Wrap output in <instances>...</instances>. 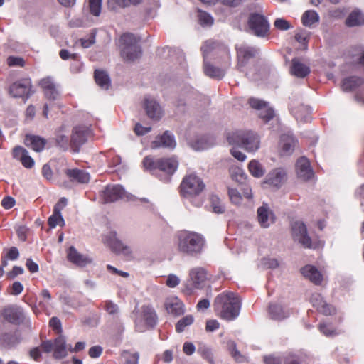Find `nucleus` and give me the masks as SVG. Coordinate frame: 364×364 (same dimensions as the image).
<instances>
[{
  "instance_id": "obj_1",
  "label": "nucleus",
  "mask_w": 364,
  "mask_h": 364,
  "mask_svg": "<svg viewBox=\"0 0 364 364\" xmlns=\"http://www.w3.org/2000/svg\"><path fill=\"white\" fill-rule=\"evenodd\" d=\"M205 240L199 233L182 230L176 236V247L179 253L190 257L200 255L205 247Z\"/></svg>"
},
{
  "instance_id": "obj_2",
  "label": "nucleus",
  "mask_w": 364,
  "mask_h": 364,
  "mask_svg": "<svg viewBox=\"0 0 364 364\" xmlns=\"http://www.w3.org/2000/svg\"><path fill=\"white\" fill-rule=\"evenodd\" d=\"M214 308L220 318L227 321L234 320L240 314L241 300L233 292H223L215 297Z\"/></svg>"
},
{
  "instance_id": "obj_3",
  "label": "nucleus",
  "mask_w": 364,
  "mask_h": 364,
  "mask_svg": "<svg viewBox=\"0 0 364 364\" xmlns=\"http://www.w3.org/2000/svg\"><path fill=\"white\" fill-rule=\"evenodd\" d=\"M227 140L230 145L244 148L247 151H255L259 148L260 140L258 135L251 131H237L229 133Z\"/></svg>"
},
{
  "instance_id": "obj_4",
  "label": "nucleus",
  "mask_w": 364,
  "mask_h": 364,
  "mask_svg": "<svg viewBox=\"0 0 364 364\" xmlns=\"http://www.w3.org/2000/svg\"><path fill=\"white\" fill-rule=\"evenodd\" d=\"M142 163L144 168L152 174L163 172L168 176L173 175L178 165L174 157L154 159L151 156H146Z\"/></svg>"
},
{
  "instance_id": "obj_5",
  "label": "nucleus",
  "mask_w": 364,
  "mask_h": 364,
  "mask_svg": "<svg viewBox=\"0 0 364 364\" xmlns=\"http://www.w3.org/2000/svg\"><path fill=\"white\" fill-rule=\"evenodd\" d=\"M122 43L121 54L123 58L127 61H134L140 58L141 55V48L139 45L138 39L132 33H124L120 38Z\"/></svg>"
},
{
  "instance_id": "obj_6",
  "label": "nucleus",
  "mask_w": 364,
  "mask_h": 364,
  "mask_svg": "<svg viewBox=\"0 0 364 364\" xmlns=\"http://www.w3.org/2000/svg\"><path fill=\"white\" fill-rule=\"evenodd\" d=\"M203 180L195 174L186 176L179 186L180 194L182 197L191 198L200 195L205 189Z\"/></svg>"
},
{
  "instance_id": "obj_7",
  "label": "nucleus",
  "mask_w": 364,
  "mask_h": 364,
  "mask_svg": "<svg viewBox=\"0 0 364 364\" xmlns=\"http://www.w3.org/2000/svg\"><path fill=\"white\" fill-rule=\"evenodd\" d=\"M134 322L135 328L139 332H144L148 328H154L157 323L155 310L151 306H142L140 314L135 318Z\"/></svg>"
},
{
  "instance_id": "obj_8",
  "label": "nucleus",
  "mask_w": 364,
  "mask_h": 364,
  "mask_svg": "<svg viewBox=\"0 0 364 364\" xmlns=\"http://www.w3.org/2000/svg\"><path fill=\"white\" fill-rule=\"evenodd\" d=\"M104 203H114L119 200H134V196L127 193L120 185H108L102 193Z\"/></svg>"
},
{
  "instance_id": "obj_9",
  "label": "nucleus",
  "mask_w": 364,
  "mask_h": 364,
  "mask_svg": "<svg viewBox=\"0 0 364 364\" xmlns=\"http://www.w3.org/2000/svg\"><path fill=\"white\" fill-rule=\"evenodd\" d=\"M250 32L258 37H265L269 31V24L267 18L262 14L252 13L248 18Z\"/></svg>"
},
{
  "instance_id": "obj_10",
  "label": "nucleus",
  "mask_w": 364,
  "mask_h": 364,
  "mask_svg": "<svg viewBox=\"0 0 364 364\" xmlns=\"http://www.w3.org/2000/svg\"><path fill=\"white\" fill-rule=\"evenodd\" d=\"M30 78H23L13 82L9 87V93L14 98L28 100L33 93Z\"/></svg>"
},
{
  "instance_id": "obj_11",
  "label": "nucleus",
  "mask_w": 364,
  "mask_h": 364,
  "mask_svg": "<svg viewBox=\"0 0 364 364\" xmlns=\"http://www.w3.org/2000/svg\"><path fill=\"white\" fill-rule=\"evenodd\" d=\"M291 232L295 241H297L305 248L311 247V239L309 236L306 226L303 222H294L291 225Z\"/></svg>"
},
{
  "instance_id": "obj_12",
  "label": "nucleus",
  "mask_w": 364,
  "mask_h": 364,
  "mask_svg": "<svg viewBox=\"0 0 364 364\" xmlns=\"http://www.w3.org/2000/svg\"><path fill=\"white\" fill-rule=\"evenodd\" d=\"M1 315L5 321L14 325H20L25 319L23 309L16 304L5 306Z\"/></svg>"
},
{
  "instance_id": "obj_13",
  "label": "nucleus",
  "mask_w": 364,
  "mask_h": 364,
  "mask_svg": "<svg viewBox=\"0 0 364 364\" xmlns=\"http://www.w3.org/2000/svg\"><path fill=\"white\" fill-rule=\"evenodd\" d=\"M88 129L85 127L77 126L73 129L70 146L74 152H79L80 147L87 139Z\"/></svg>"
},
{
  "instance_id": "obj_14",
  "label": "nucleus",
  "mask_w": 364,
  "mask_h": 364,
  "mask_svg": "<svg viewBox=\"0 0 364 364\" xmlns=\"http://www.w3.org/2000/svg\"><path fill=\"white\" fill-rule=\"evenodd\" d=\"M259 49L254 47L240 46L237 48V69L240 72H245L244 68L248 61L256 57L259 53Z\"/></svg>"
},
{
  "instance_id": "obj_15",
  "label": "nucleus",
  "mask_w": 364,
  "mask_h": 364,
  "mask_svg": "<svg viewBox=\"0 0 364 364\" xmlns=\"http://www.w3.org/2000/svg\"><path fill=\"white\" fill-rule=\"evenodd\" d=\"M257 214L258 223L263 228H269L276 220L275 215L267 203H264L258 208Z\"/></svg>"
},
{
  "instance_id": "obj_16",
  "label": "nucleus",
  "mask_w": 364,
  "mask_h": 364,
  "mask_svg": "<svg viewBox=\"0 0 364 364\" xmlns=\"http://www.w3.org/2000/svg\"><path fill=\"white\" fill-rule=\"evenodd\" d=\"M176 146V142L173 135L169 131H166L163 134L156 136L155 139L151 142V148L153 149L159 148L173 149Z\"/></svg>"
},
{
  "instance_id": "obj_17",
  "label": "nucleus",
  "mask_w": 364,
  "mask_h": 364,
  "mask_svg": "<svg viewBox=\"0 0 364 364\" xmlns=\"http://www.w3.org/2000/svg\"><path fill=\"white\" fill-rule=\"evenodd\" d=\"M21 333L18 331L0 334V347L6 349L14 348L21 343Z\"/></svg>"
},
{
  "instance_id": "obj_18",
  "label": "nucleus",
  "mask_w": 364,
  "mask_h": 364,
  "mask_svg": "<svg viewBox=\"0 0 364 364\" xmlns=\"http://www.w3.org/2000/svg\"><path fill=\"white\" fill-rule=\"evenodd\" d=\"M42 87L46 97L50 100H56L59 97V91L57 85L50 77L42 79L39 82Z\"/></svg>"
},
{
  "instance_id": "obj_19",
  "label": "nucleus",
  "mask_w": 364,
  "mask_h": 364,
  "mask_svg": "<svg viewBox=\"0 0 364 364\" xmlns=\"http://www.w3.org/2000/svg\"><path fill=\"white\" fill-rule=\"evenodd\" d=\"M67 258L68 261L80 267H85L92 262L91 258L78 252L73 246L69 247Z\"/></svg>"
},
{
  "instance_id": "obj_20",
  "label": "nucleus",
  "mask_w": 364,
  "mask_h": 364,
  "mask_svg": "<svg viewBox=\"0 0 364 364\" xmlns=\"http://www.w3.org/2000/svg\"><path fill=\"white\" fill-rule=\"evenodd\" d=\"M296 171L298 176L304 181L311 179L314 176V172L310 166V163L306 157H301L296 162Z\"/></svg>"
},
{
  "instance_id": "obj_21",
  "label": "nucleus",
  "mask_w": 364,
  "mask_h": 364,
  "mask_svg": "<svg viewBox=\"0 0 364 364\" xmlns=\"http://www.w3.org/2000/svg\"><path fill=\"white\" fill-rule=\"evenodd\" d=\"M190 277L194 288H203L207 279V274L205 269L202 267L194 268L190 272Z\"/></svg>"
},
{
  "instance_id": "obj_22",
  "label": "nucleus",
  "mask_w": 364,
  "mask_h": 364,
  "mask_svg": "<svg viewBox=\"0 0 364 364\" xmlns=\"http://www.w3.org/2000/svg\"><path fill=\"white\" fill-rule=\"evenodd\" d=\"M286 180V172L282 168H277L268 173L265 183L279 188Z\"/></svg>"
},
{
  "instance_id": "obj_23",
  "label": "nucleus",
  "mask_w": 364,
  "mask_h": 364,
  "mask_svg": "<svg viewBox=\"0 0 364 364\" xmlns=\"http://www.w3.org/2000/svg\"><path fill=\"white\" fill-rule=\"evenodd\" d=\"M66 133V127L62 125L56 130L55 137L53 139L55 141V145L63 151L68 150L70 146L69 139Z\"/></svg>"
},
{
  "instance_id": "obj_24",
  "label": "nucleus",
  "mask_w": 364,
  "mask_h": 364,
  "mask_svg": "<svg viewBox=\"0 0 364 364\" xmlns=\"http://www.w3.org/2000/svg\"><path fill=\"white\" fill-rule=\"evenodd\" d=\"M24 144L26 146L32 149L35 151L40 152L44 149L46 144V140L39 136L26 134Z\"/></svg>"
},
{
  "instance_id": "obj_25",
  "label": "nucleus",
  "mask_w": 364,
  "mask_h": 364,
  "mask_svg": "<svg viewBox=\"0 0 364 364\" xmlns=\"http://www.w3.org/2000/svg\"><path fill=\"white\" fill-rule=\"evenodd\" d=\"M364 83V79L358 76H350L344 78L341 82L343 92H352Z\"/></svg>"
},
{
  "instance_id": "obj_26",
  "label": "nucleus",
  "mask_w": 364,
  "mask_h": 364,
  "mask_svg": "<svg viewBox=\"0 0 364 364\" xmlns=\"http://www.w3.org/2000/svg\"><path fill=\"white\" fill-rule=\"evenodd\" d=\"M65 174L71 181L77 182L79 183H87L90 179V176L88 173L77 168L67 169L65 171Z\"/></svg>"
},
{
  "instance_id": "obj_27",
  "label": "nucleus",
  "mask_w": 364,
  "mask_h": 364,
  "mask_svg": "<svg viewBox=\"0 0 364 364\" xmlns=\"http://www.w3.org/2000/svg\"><path fill=\"white\" fill-rule=\"evenodd\" d=\"M53 354L55 359H61L67 356L66 341L64 336H60L53 341Z\"/></svg>"
},
{
  "instance_id": "obj_28",
  "label": "nucleus",
  "mask_w": 364,
  "mask_h": 364,
  "mask_svg": "<svg viewBox=\"0 0 364 364\" xmlns=\"http://www.w3.org/2000/svg\"><path fill=\"white\" fill-rule=\"evenodd\" d=\"M301 274L316 285L321 283L323 277L321 272L314 266L306 265L301 269Z\"/></svg>"
},
{
  "instance_id": "obj_29",
  "label": "nucleus",
  "mask_w": 364,
  "mask_h": 364,
  "mask_svg": "<svg viewBox=\"0 0 364 364\" xmlns=\"http://www.w3.org/2000/svg\"><path fill=\"white\" fill-rule=\"evenodd\" d=\"M145 109L148 117L154 120L161 117V109L159 105L152 99L145 100Z\"/></svg>"
},
{
  "instance_id": "obj_30",
  "label": "nucleus",
  "mask_w": 364,
  "mask_h": 364,
  "mask_svg": "<svg viewBox=\"0 0 364 364\" xmlns=\"http://www.w3.org/2000/svg\"><path fill=\"white\" fill-rule=\"evenodd\" d=\"M348 27H355L364 25V14L359 9L352 11L345 21Z\"/></svg>"
},
{
  "instance_id": "obj_31",
  "label": "nucleus",
  "mask_w": 364,
  "mask_h": 364,
  "mask_svg": "<svg viewBox=\"0 0 364 364\" xmlns=\"http://www.w3.org/2000/svg\"><path fill=\"white\" fill-rule=\"evenodd\" d=\"M310 73L309 66L302 63L299 59L294 58L291 61V73L297 77L304 78Z\"/></svg>"
},
{
  "instance_id": "obj_32",
  "label": "nucleus",
  "mask_w": 364,
  "mask_h": 364,
  "mask_svg": "<svg viewBox=\"0 0 364 364\" xmlns=\"http://www.w3.org/2000/svg\"><path fill=\"white\" fill-rule=\"evenodd\" d=\"M269 314L271 318L274 320L281 321L290 315L289 311H285L283 307L277 304H271L269 306Z\"/></svg>"
},
{
  "instance_id": "obj_33",
  "label": "nucleus",
  "mask_w": 364,
  "mask_h": 364,
  "mask_svg": "<svg viewBox=\"0 0 364 364\" xmlns=\"http://www.w3.org/2000/svg\"><path fill=\"white\" fill-rule=\"evenodd\" d=\"M165 308L168 313L179 316L183 313V304L177 298L168 299L165 302Z\"/></svg>"
},
{
  "instance_id": "obj_34",
  "label": "nucleus",
  "mask_w": 364,
  "mask_h": 364,
  "mask_svg": "<svg viewBox=\"0 0 364 364\" xmlns=\"http://www.w3.org/2000/svg\"><path fill=\"white\" fill-rule=\"evenodd\" d=\"M296 144L297 140L291 135L284 134L281 136V145L284 154H291L293 152Z\"/></svg>"
},
{
  "instance_id": "obj_35",
  "label": "nucleus",
  "mask_w": 364,
  "mask_h": 364,
  "mask_svg": "<svg viewBox=\"0 0 364 364\" xmlns=\"http://www.w3.org/2000/svg\"><path fill=\"white\" fill-rule=\"evenodd\" d=\"M95 80L102 89L108 90L110 86V78L107 72L95 70L94 72Z\"/></svg>"
},
{
  "instance_id": "obj_36",
  "label": "nucleus",
  "mask_w": 364,
  "mask_h": 364,
  "mask_svg": "<svg viewBox=\"0 0 364 364\" xmlns=\"http://www.w3.org/2000/svg\"><path fill=\"white\" fill-rule=\"evenodd\" d=\"M203 68L205 74L210 77L221 79L225 75V70L216 68L208 61H204Z\"/></svg>"
},
{
  "instance_id": "obj_37",
  "label": "nucleus",
  "mask_w": 364,
  "mask_h": 364,
  "mask_svg": "<svg viewBox=\"0 0 364 364\" xmlns=\"http://www.w3.org/2000/svg\"><path fill=\"white\" fill-rule=\"evenodd\" d=\"M112 250L117 254H122L124 256L129 257L132 255V250L129 247L124 245L119 240H114L111 243Z\"/></svg>"
},
{
  "instance_id": "obj_38",
  "label": "nucleus",
  "mask_w": 364,
  "mask_h": 364,
  "mask_svg": "<svg viewBox=\"0 0 364 364\" xmlns=\"http://www.w3.org/2000/svg\"><path fill=\"white\" fill-rule=\"evenodd\" d=\"M319 21L318 14L312 10L306 11L302 16V23L305 26L310 27L312 24Z\"/></svg>"
},
{
  "instance_id": "obj_39",
  "label": "nucleus",
  "mask_w": 364,
  "mask_h": 364,
  "mask_svg": "<svg viewBox=\"0 0 364 364\" xmlns=\"http://www.w3.org/2000/svg\"><path fill=\"white\" fill-rule=\"evenodd\" d=\"M194 321L193 316L192 315H187L181 318L176 324V331L178 333L183 332L186 327L191 326Z\"/></svg>"
},
{
  "instance_id": "obj_40",
  "label": "nucleus",
  "mask_w": 364,
  "mask_h": 364,
  "mask_svg": "<svg viewBox=\"0 0 364 364\" xmlns=\"http://www.w3.org/2000/svg\"><path fill=\"white\" fill-rule=\"evenodd\" d=\"M218 46V43L211 40L206 41L201 47L203 53V61H207L208 55L215 50Z\"/></svg>"
},
{
  "instance_id": "obj_41",
  "label": "nucleus",
  "mask_w": 364,
  "mask_h": 364,
  "mask_svg": "<svg viewBox=\"0 0 364 364\" xmlns=\"http://www.w3.org/2000/svg\"><path fill=\"white\" fill-rule=\"evenodd\" d=\"M248 168L251 174L257 178L262 177L264 173L262 165L256 160L249 163Z\"/></svg>"
},
{
  "instance_id": "obj_42",
  "label": "nucleus",
  "mask_w": 364,
  "mask_h": 364,
  "mask_svg": "<svg viewBox=\"0 0 364 364\" xmlns=\"http://www.w3.org/2000/svg\"><path fill=\"white\" fill-rule=\"evenodd\" d=\"M88 8L91 14L98 16L101 12L102 0H87Z\"/></svg>"
},
{
  "instance_id": "obj_43",
  "label": "nucleus",
  "mask_w": 364,
  "mask_h": 364,
  "mask_svg": "<svg viewBox=\"0 0 364 364\" xmlns=\"http://www.w3.org/2000/svg\"><path fill=\"white\" fill-rule=\"evenodd\" d=\"M211 206L215 213H223L225 211V206L217 196H212L210 198Z\"/></svg>"
},
{
  "instance_id": "obj_44",
  "label": "nucleus",
  "mask_w": 364,
  "mask_h": 364,
  "mask_svg": "<svg viewBox=\"0 0 364 364\" xmlns=\"http://www.w3.org/2000/svg\"><path fill=\"white\" fill-rule=\"evenodd\" d=\"M258 115L264 122H267L273 119L274 112L272 108L268 107L266 105L265 107H263V108L259 111Z\"/></svg>"
},
{
  "instance_id": "obj_45",
  "label": "nucleus",
  "mask_w": 364,
  "mask_h": 364,
  "mask_svg": "<svg viewBox=\"0 0 364 364\" xmlns=\"http://www.w3.org/2000/svg\"><path fill=\"white\" fill-rule=\"evenodd\" d=\"M198 353L210 363H213V355L211 349L205 346H200L198 348Z\"/></svg>"
},
{
  "instance_id": "obj_46",
  "label": "nucleus",
  "mask_w": 364,
  "mask_h": 364,
  "mask_svg": "<svg viewBox=\"0 0 364 364\" xmlns=\"http://www.w3.org/2000/svg\"><path fill=\"white\" fill-rule=\"evenodd\" d=\"M230 173L232 178L236 181L242 182L245 179L243 171L239 167H231L230 168Z\"/></svg>"
},
{
  "instance_id": "obj_47",
  "label": "nucleus",
  "mask_w": 364,
  "mask_h": 364,
  "mask_svg": "<svg viewBox=\"0 0 364 364\" xmlns=\"http://www.w3.org/2000/svg\"><path fill=\"white\" fill-rule=\"evenodd\" d=\"M261 266L264 269H275L279 266V262L274 258L264 257L261 259Z\"/></svg>"
},
{
  "instance_id": "obj_48",
  "label": "nucleus",
  "mask_w": 364,
  "mask_h": 364,
  "mask_svg": "<svg viewBox=\"0 0 364 364\" xmlns=\"http://www.w3.org/2000/svg\"><path fill=\"white\" fill-rule=\"evenodd\" d=\"M198 21L203 26H210L213 23L212 16L205 11H200L198 14Z\"/></svg>"
},
{
  "instance_id": "obj_49",
  "label": "nucleus",
  "mask_w": 364,
  "mask_h": 364,
  "mask_svg": "<svg viewBox=\"0 0 364 364\" xmlns=\"http://www.w3.org/2000/svg\"><path fill=\"white\" fill-rule=\"evenodd\" d=\"M228 196L232 203L235 205L241 203L242 196L237 189L228 188Z\"/></svg>"
},
{
  "instance_id": "obj_50",
  "label": "nucleus",
  "mask_w": 364,
  "mask_h": 364,
  "mask_svg": "<svg viewBox=\"0 0 364 364\" xmlns=\"http://www.w3.org/2000/svg\"><path fill=\"white\" fill-rule=\"evenodd\" d=\"M105 309L109 314L112 316L117 315L119 311L118 306L109 300L105 302Z\"/></svg>"
},
{
  "instance_id": "obj_51",
  "label": "nucleus",
  "mask_w": 364,
  "mask_h": 364,
  "mask_svg": "<svg viewBox=\"0 0 364 364\" xmlns=\"http://www.w3.org/2000/svg\"><path fill=\"white\" fill-rule=\"evenodd\" d=\"M318 311L323 315L330 316L336 314V310L333 306L325 301L323 305L318 309Z\"/></svg>"
},
{
  "instance_id": "obj_52",
  "label": "nucleus",
  "mask_w": 364,
  "mask_h": 364,
  "mask_svg": "<svg viewBox=\"0 0 364 364\" xmlns=\"http://www.w3.org/2000/svg\"><path fill=\"white\" fill-rule=\"evenodd\" d=\"M274 26L281 31H287L291 28L290 23L284 18H277L274 21Z\"/></svg>"
},
{
  "instance_id": "obj_53",
  "label": "nucleus",
  "mask_w": 364,
  "mask_h": 364,
  "mask_svg": "<svg viewBox=\"0 0 364 364\" xmlns=\"http://www.w3.org/2000/svg\"><path fill=\"white\" fill-rule=\"evenodd\" d=\"M28 154V151L22 146H17L13 149V156L18 161H21L24 156Z\"/></svg>"
},
{
  "instance_id": "obj_54",
  "label": "nucleus",
  "mask_w": 364,
  "mask_h": 364,
  "mask_svg": "<svg viewBox=\"0 0 364 364\" xmlns=\"http://www.w3.org/2000/svg\"><path fill=\"white\" fill-rule=\"evenodd\" d=\"M248 103L251 107L259 111H260L263 107H265L267 104L264 101L254 97L250 98Z\"/></svg>"
},
{
  "instance_id": "obj_55",
  "label": "nucleus",
  "mask_w": 364,
  "mask_h": 364,
  "mask_svg": "<svg viewBox=\"0 0 364 364\" xmlns=\"http://www.w3.org/2000/svg\"><path fill=\"white\" fill-rule=\"evenodd\" d=\"M263 361L265 364H282L283 360L281 357L274 355H265L263 358Z\"/></svg>"
},
{
  "instance_id": "obj_56",
  "label": "nucleus",
  "mask_w": 364,
  "mask_h": 364,
  "mask_svg": "<svg viewBox=\"0 0 364 364\" xmlns=\"http://www.w3.org/2000/svg\"><path fill=\"white\" fill-rule=\"evenodd\" d=\"M311 301L313 306L316 308L317 311L326 301L320 294H314L311 296Z\"/></svg>"
},
{
  "instance_id": "obj_57",
  "label": "nucleus",
  "mask_w": 364,
  "mask_h": 364,
  "mask_svg": "<svg viewBox=\"0 0 364 364\" xmlns=\"http://www.w3.org/2000/svg\"><path fill=\"white\" fill-rule=\"evenodd\" d=\"M7 63L9 66L23 67L25 61L21 57L10 56L7 58Z\"/></svg>"
},
{
  "instance_id": "obj_58",
  "label": "nucleus",
  "mask_w": 364,
  "mask_h": 364,
  "mask_svg": "<svg viewBox=\"0 0 364 364\" xmlns=\"http://www.w3.org/2000/svg\"><path fill=\"white\" fill-rule=\"evenodd\" d=\"M23 290V286L20 282H14L10 287L9 294L14 296L20 294Z\"/></svg>"
},
{
  "instance_id": "obj_59",
  "label": "nucleus",
  "mask_w": 364,
  "mask_h": 364,
  "mask_svg": "<svg viewBox=\"0 0 364 364\" xmlns=\"http://www.w3.org/2000/svg\"><path fill=\"white\" fill-rule=\"evenodd\" d=\"M213 143L208 144L207 142L206 138L201 137L196 142V144L194 145L193 148L196 150L204 149L208 148Z\"/></svg>"
},
{
  "instance_id": "obj_60",
  "label": "nucleus",
  "mask_w": 364,
  "mask_h": 364,
  "mask_svg": "<svg viewBox=\"0 0 364 364\" xmlns=\"http://www.w3.org/2000/svg\"><path fill=\"white\" fill-rule=\"evenodd\" d=\"M40 347L43 349L44 353H49L52 350H53V341L52 340H46L43 341L41 343Z\"/></svg>"
},
{
  "instance_id": "obj_61",
  "label": "nucleus",
  "mask_w": 364,
  "mask_h": 364,
  "mask_svg": "<svg viewBox=\"0 0 364 364\" xmlns=\"http://www.w3.org/2000/svg\"><path fill=\"white\" fill-rule=\"evenodd\" d=\"M102 352V348L100 346H95L90 348L89 355L92 358H96L100 356Z\"/></svg>"
},
{
  "instance_id": "obj_62",
  "label": "nucleus",
  "mask_w": 364,
  "mask_h": 364,
  "mask_svg": "<svg viewBox=\"0 0 364 364\" xmlns=\"http://www.w3.org/2000/svg\"><path fill=\"white\" fill-rule=\"evenodd\" d=\"M23 272L24 270L22 267L14 266L12 270L7 274V277L9 279H14L18 275L23 274Z\"/></svg>"
},
{
  "instance_id": "obj_63",
  "label": "nucleus",
  "mask_w": 364,
  "mask_h": 364,
  "mask_svg": "<svg viewBox=\"0 0 364 364\" xmlns=\"http://www.w3.org/2000/svg\"><path fill=\"white\" fill-rule=\"evenodd\" d=\"M183 350L187 355H191L196 350L195 346L191 342H185L183 346Z\"/></svg>"
},
{
  "instance_id": "obj_64",
  "label": "nucleus",
  "mask_w": 364,
  "mask_h": 364,
  "mask_svg": "<svg viewBox=\"0 0 364 364\" xmlns=\"http://www.w3.org/2000/svg\"><path fill=\"white\" fill-rule=\"evenodd\" d=\"M124 354H127V353H124ZM139 358V355L138 353H134L132 354L128 353V356L126 357V363L127 364H138Z\"/></svg>"
}]
</instances>
